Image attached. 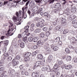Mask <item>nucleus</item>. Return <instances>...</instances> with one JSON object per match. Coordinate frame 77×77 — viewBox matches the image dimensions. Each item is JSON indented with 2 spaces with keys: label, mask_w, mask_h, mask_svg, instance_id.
Returning <instances> with one entry per match:
<instances>
[{
  "label": "nucleus",
  "mask_w": 77,
  "mask_h": 77,
  "mask_svg": "<svg viewBox=\"0 0 77 77\" xmlns=\"http://www.w3.org/2000/svg\"><path fill=\"white\" fill-rule=\"evenodd\" d=\"M65 51L67 54L69 53V52H70L69 49L68 48L66 49Z\"/></svg>",
  "instance_id": "nucleus-39"
},
{
  "label": "nucleus",
  "mask_w": 77,
  "mask_h": 77,
  "mask_svg": "<svg viewBox=\"0 0 77 77\" xmlns=\"http://www.w3.org/2000/svg\"><path fill=\"white\" fill-rule=\"evenodd\" d=\"M41 11H42V8H39L38 11L36 12L37 14H39Z\"/></svg>",
  "instance_id": "nucleus-35"
},
{
  "label": "nucleus",
  "mask_w": 77,
  "mask_h": 77,
  "mask_svg": "<svg viewBox=\"0 0 77 77\" xmlns=\"http://www.w3.org/2000/svg\"><path fill=\"white\" fill-rule=\"evenodd\" d=\"M28 40L29 42H32V41H33V38L31 37H30L28 38Z\"/></svg>",
  "instance_id": "nucleus-34"
},
{
  "label": "nucleus",
  "mask_w": 77,
  "mask_h": 77,
  "mask_svg": "<svg viewBox=\"0 0 77 77\" xmlns=\"http://www.w3.org/2000/svg\"><path fill=\"white\" fill-rule=\"evenodd\" d=\"M60 7V4L59 3L56 4L54 6V8H59Z\"/></svg>",
  "instance_id": "nucleus-17"
},
{
  "label": "nucleus",
  "mask_w": 77,
  "mask_h": 77,
  "mask_svg": "<svg viewBox=\"0 0 77 77\" xmlns=\"http://www.w3.org/2000/svg\"><path fill=\"white\" fill-rule=\"evenodd\" d=\"M66 61H70L71 60V57L69 56H68L66 58Z\"/></svg>",
  "instance_id": "nucleus-25"
},
{
  "label": "nucleus",
  "mask_w": 77,
  "mask_h": 77,
  "mask_svg": "<svg viewBox=\"0 0 77 77\" xmlns=\"http://www.w3.org/2000/svg\"><path fill=\"white\" fill-rule=\"evenodd\" d=\"M24 60L26 62H27L28 61H29V58L28 57H26L24 58Z\"/></svg>",
  "instance_id": "nucleus-32"
},
{
  "label": "nucleus",
  "mask_w": 77,
  "mask_h": 77,
  "mask_svg": "<svg viewBox=\"0 0 77 77\" xmlns=\"http://www.w3.org/2000/svg\"><path fill=\"white\" fill-rule=\"evenodd\" d=\"M37 57L39 59H40V60H41V59H43V57L42 55L39 54L38 55Z\"/></svg>",
  "instance_id": "nucleus-22"
},
{
  "label": "nucleus",
  "mask_w": 77,
  "mask_h": 77,
  "mask_svg": "<svg viewBox=\"0 0 77 77\" xmlns=\"http://www.w3.org/2000/svg\"><path fill=\"white\" fill-rule=\"evenodd\" d=\"M58 44L59 45H62V42L61 41H60L58 43Z\"/></svg>",
  "instance_id": "nucleus-64"
},
{
  "label": "nucleus",
  "mask_w": 77,
  "mask_h": 77,
  "mask_svg": "<svg viewBox=\"0 0 77 77\" xmlns=\"http://www.w3.org/2000/svg\"><path fill=\"white\" fill-rule=\"evenodd\" d=\"M56 66H57V64H55L54 66V68H55V69H53V71H52L53 72H56L57 71V69L56 68Z\"/></svg>",
  "instance_id": "nucleus-29"
},
{
  "label": "nucleus",
  "mask_w": 77,
  "mask_h": 77,
  "mask_svg": "<svg viewBox=\"0 0 77 77\" xmlns=\"http://www.w3.org/2000/svg\"><path fill=\"white\" fill-rule=\"evenodd\" d=\"M60 41V37H58L56 38H55L53 41L54 42H59Z\"/></svg>",
  "instance_id": "nucleus-16"
},
{
  "label": "nucleus",
  "mask_w": 77,
  "mask_h": 77,
  "mask_svg": "<svg viewBox=\"0 0 77 77\" xmlns=\"http://www.w3.org/2000/svg\"><path fill=\"white\" fill-rule=\"evenodd\" d=\"M76 10L77 9H76V8L75 7H73L71 9V11L72 12H73V13H75L76 12Z\"/></svg>",
  "instance_id": "nucleus-26"
},
{
  "label": "nucleus",
  "mask_w": 77,
  "mask_h": 77,
  "mask_svg": "<svg viewBox=\"0 0 77 77\" xmlns=\"http://www.w3.org/2000/svg\"><path fill=\"white\" fill-rule=\"evenodd\" d=\"M16 59L17 60H19L21 59V57L20 55H17L16 57Z\"/></svg>",
  "instance_id": "nucleus-44"
},
{
  "label": "nucleus",
  "mask_w": 77,
  "mask_h": 77,
  "mask_svg": "<svg viewBox=\"0 0 77 77\" xmlns=\"http://www.w3.org/2000/svg\"><path fill=\"white\" fill-rule=\"evenodd\" d=\"M19 72H21V74L22 75H23L24 74V69H22L21 70H19Z\"/></svg>",
  "instance_id": "nucleus-37"
},
{
  "label": "nucleus",
  "mask_w": 77,
  "mask_h": 77,
  "mask_svg": "<svg viewBox=\"0 0 77 77\" xmlns=\"http://www.w3.org/2000/svg\"><path fill=\"white\" fill-rule=\"evenodd\" d=\"M55 0H43V1L44 2L45 4H46V3H47L48 2H50L49 4H51V3H52L54 2V1Z\"/></svg>",
  "instance_id": "nucleus-8"
},
{
  "label": "nucleus",
  "mask_w": 77,
  "mask_h": 77,
  "mask_svg": "<svg viewBox=\"0 0 77 77\" xmlns=\"http://www.w3.org/2000/svg\"><path fill=\"white\" fill-rule=\"evenodd\" d=\"M13 62V65L14 66H17L18 63H19V62H18V61H15V59L14 58L12 60Z\"/></svg>",
  "instance_id": "nucleus-6"
},
{
  "label": "nucleus",
  "mask_w": 77,
  "mask_h": 77,
  "mask_svg": "<svg viewBox=\"0 0 77 77\" xmlns=\"http://www.w3.org/2000/svg\"><path fill=\"white\" fill-rule=\"evenodd\" d=\"M72 24H77V20H74L72 22Z\"/></svg>",
  "instance_id": "nucleus-49"
},
{
  "label": "nucleus",
  "mask_w": 77,
  "mask_h": 77,
  "mask_svg": "<svg viewBox=\"0 0 77 77\" xmlns=\"http://www.w3.org/2000/svg\"><path fill=\"white\" fill-rule=\"evenodd\" d=\"M22 18L24 19H26L27 18V14L24 12V8H22Z\"/></svg>",
  "instance_id": "nucleus-3"
},
{
  "label": "nucleus",
  "mask_w": 77,
  "mask_h": 77,
  "mask_svg": "<svg viewBox=\"0 0 77 77\" xmlns=\"http://www.w3.org/2000/svg\"><path fill=\"white\" fill-rule=\"evenodd\" d=\"M68 30L65 29L63 31V34H66V33H68Z\"/></svg>",
  "instance_id": "nucleus-42"
},
{
  "label": "nucleus",
  "mask_w": 77,
  "mask_h": 77,
  "mask_svg": "<svg viewBox=\"0 0 77 77\" xmlns=\"http://www.w3.org/2000/svg\"><path fill=\"white\" fill-rule=\"evenodd\" d=\"M65 13L66 15H68L70 14V10L69 8H67L65 11Z\"/></svg>",
  "instance_id": "nucleus-15"
},
{
  "label": "nucleus",
  "mask_w": 77,
  "mask_h": 77,
  "mask_svg": "<svg viewBox=\"0 0 77 77\" xmlns=\"http://www.w3.org/2000/svg\"><path fill=\"white\" fill-rule=\"evenodd\" d=\"M10 24L11 25V26H9V27H13V23L12 22H10Z\"/></svg>",
  "instance_id": "nucleus-51"
},
{
  "label": "nucleus",
  "mask_w": 77,
  "mask_h": 77,
  "mask_svg": "<svg viewBox=\"0 0 77 77\" xmlns=\"http://www.w3.org/2000/svg\"><path fill=\"white\" fill-rule=\"evenodd\" d=\"M6 47H5L3 49V51L4 53H5L6 51Z\"/></svg>",
  "instance_id": "nucleus-48"
},
{
  "label": "nucleus",
  "mask_w": 77,
  "mask_h": 77,
  "mask_svg": "<svg viewBox=\"0 0 77 77\" xmlns=\"http://www.w3.org/2000/svg\"><path fill=\"white\" fill-rule=\"evenodd\" d=\"M20 69L19 70H21V69H23V66H22V65H21L20 66Z\"/></svg>",
  "instance_id": "nucleus-60"
},
{
  "label": "nucleus",
  "mask_w": 77,
  "mask_h": 77,
  "mask_svg": "<svg viewBox=\"0 0 77 77\" xmlns=\"http://www.w3.org/2000/svg\"><path fill=\"white\" fill-rule=\"evenodd\" d=\"M51 29H52V26H50V28L49 29L48 31H51Z\"/></svg>",
  "instance_id": "nucleus-61"
},
{
  "label": "nucleus",
  "mask_w": 77,
  "mask_h": 77,
  "mask_svg": "<svg viewBox=\"0 0 77 77\" xmlns=\"http://www.w3.org/2000/svg\"><path fill=\"white\" fill-rule=\"evenodd\" d=\"M77 39H75V38L73 37L72 38V43L74 44H76V42H75V41H76Z\"/></svg>",
  "instance_id": "nucleus-33"
},
{
  "label": "nucleus",
  "mask_w": 77,
  "mask_h": 77,
  "mask_svg": "<svg viewBox=\"0 0 77 77\" xmlns=\"http://www.w3.org/2000/svg\"><path fill=\"white\" fill-rule=\"evenodd\" d=\"M37 44L38 45V46L39 47H42V45H44V42L39 41L37 42Z\"/></svg>",
  "instance_id": "nucleus-12"
},
{
  "label": "nucleus",
  "mask_w": 77,
  "mask_h": 77,
  "mask_svg": "<svg viewBox=\"0 0 77 77\" xmlns=\"http://www.w3.org/2000/svg\"><path fill=\"white\" fill-rule=\"evenodd\" d=\"M73 26L74 28H77V23H75L73 24Z\"/></svg>",
  "instance_id": "nucleus-54"
},
{
  "label": "nucleus",
  "mask_w": 77,
  "mask_h": 77,
  "mask_svg": "<svg viewBox=\"0 0 77 77\" xmlns=\"http://www.w3.org/2000/svg\"><path fill=\"white\" fill-rule=\"evenodd\" d=\"M8 44H9V41L6 40L4 42V46H7Z\"/></svg>",
  "instance_id": "nucleus-30"
},
{
  "label": "nucleus",
  "mask_w": 77,
  "mask_h": 77,
  "mask_svg": "<svg viewBox=\"0 0 77 77\" xmlns=\"http://www.w3.org/2000/svg\"><path fill=\"white\" fill-rule=\"evenodd\" d=\"M12 59V57L11 56H10L8 57L7 58V60L8 61H11Z\"/></svg>",
  "instance_id": "nucleus-43"
},
{
  "label": "nucleus",
  "mask_w": 77,
  "mask_h": 77,
  "mask_svg": "<svg viewBox=\"0 0 77 77\" xmlns=\"http://www.w3.org/2000/svg\"><path fill=\"white\" fill-rule=\"evenodd\" d=\"M39 37H35L33 39V41L34 42H36L38 41Z\"/></svg>",
  "instance_id": "nucleus-19"
},
{
  "label": "nucleus",
  "mask_w": 77,
  "mask_h": 77,
  "mask_svg": "<svg viewBox=\"0 0 77 77\" xmlns=\"http://www.w3.org/2000/svg\"><path fill=\"white\" fill-rule=\"evenodd\" d=\"M24 54L25 57H28L29 56H31V53L30 52H28L27 53H25Z\"/></svg>",
  "instance_id": "nucleus-18"
},
{
  "label": "nucleus",
  "mask_w": 77,
  "mask_h": 77,
  "mask_svg": "<svg viewBox=\"0 0 77 77\" xmlns=\"http://www.w3.org/2000/svg\"><path fill=\"white\" fill-rule=\"evenodd\" d=\"M20 47L21 48H24V43L23 42L21 43L20 44Z\"/></svg>",
  "instance_id": "nucleus-36"
},
{
  "label": "nucleus",
  "mask_w": 77,
  "mask_h": 77,
  "mask_svg": "<svg viewBox=\"0 0 77 77\" xmlns=\"http://www.w3.org/2000/svg\"><path fill=\"white\" fill-rule=\"evenodd\" d=\"M42 65V62L41 61H38L36 62L34 64V68H36L38 66H39L40 65Z\"/></svg>",
  "instance_id": "nucleus-2"
},
{
  "label": "nucleus",
  "mask_w": 77,
  "mask_h": 77,
  "mask_svg": "<svg viewBox=\"0 0 77 77\" xmlns=\"http://www.w3.org/2000/svg\"><path fill=\"white\" fill-rule=\"evenodd\" d=\"M29 2H30V1H28V2H27L26 3V4L25 5V7H23L22 8V11H23V8H24V10L25 12H26L27 11V8H28V7L27 6V5L29 4Z\"/></svg>",
  "instance_id": "nucleus-5"
},
{
  "label": "nucleus",
  "mask_w": 77,
  "mask_h": 77,
  "mask_svg": "<svg viewBox=\"0 0 77 77\" xmlns=\"http://www.w3.org/2000/svg\"><path fill=\"white\" fill-rule=\"evenodd\" d=\"M8 3V1L4 2V5H7V4Z\"/></svg>",
  "instance_id": "nucleus-59"
},
{
  "label": "nucleus",
  "mask_w": 77,
  "mask_h": 77,
  "mask_svg": "<svg viewBox=\"0 0 77 77\" xmlns=\"http://www.w3.org/2000/svg\"><path fill=\"white\" fill-rule=\"evenodd\" d=\"M57 64H59V65H62V64L63 63V62L62 61H59L57 63Z\"/></svg>",
  "instance_id": "nucleus-46"
},
{
  "label": "nucleus",
  "mask_w": 77,
  "mask_h": 77,
  "mask_svg": "<svg viewBox=\"0 0 77 77\" xmlns=\"http://www.w3.org/2000/svg\"><path fill=\"white\" fill-rule=\"evenodd\" d=\"M39 75V74L37 72H33L32 74V77H38Z\"/></svg>",
  "instance_id": "nucleus-4"
},
{
  "label": "nucleus",
  "mask_w": 77,
  "mask_h": 77,
  "mask_svg": "<svg viewBox=\"0 0 77 77\" xmlns=\"http://www.w3.org/2000/svg\"><path fill=\"white\" fill-rule=\"evenodd\" d=\"M60 28V26H56V30H58Z\"/></svg>",
  "instance_id": "nucleus-62"
},
{
  "label": "nucleus",
  "mask_w": 77,
  "mask_h": 77,
  "mask_svg": "<svg viewBox=\"0 0 77 77\" xmlns=\"http://www.w3.org/2000/svg\"><path fill=\"white\" fill-rule=\"evenodd\" d=\"M44 26V25L43 23H42L40 25V28H42V27H43Z\"/></svg>",
  "instance_id": "nucleus-56"
},
{
  "label": "nucleus",
  "mask_w": 77,
  "mask_h": 77,
  "mask_svg": "<svg viewBox=\"0 0 77 77\" xmlns=\"http://www.w3.org/2000/svg\"><path fill=\"white\" fill-rule=\"evenodd\" d=\"M49 45L48 44H46L45 48L46 49V50L48 51V53H50V48H49Z\"/></svg>",
  "instance_id": "nucleus-9"
},
{
  "label": "nucleus",
  "mask_w": 77,
  "mask_h": 77,
  "mask_svg": "<svg viewBox=\"0 0 77 77\" xmlns=\"http://www.w3.org/2000/svg\"><path fill=\"white\" fill-rule=\"evenodd\" d=\"M73 62L74 63H77V58H74Z\"/></svg>",
  "instance_id": "nucleus-50"
},
{
  "label": "nucleus",
  "mask_w": 77,
  "mask_h": 77,
  "mask_svg": "<svg viewBox=\"0 0 77 77\" xmlns=\"http://www.w3.org/2000/svg\"><path fill=\"white\" fill-rule=\"evenodd\" d=\"M53 59V56L52 55H50L48 57V60L49 62H51V61Z\"/></svg>",
  "instance_id": "nucleus-21"
},
{
  "label": "nucleus",
  "mask_w": 77,
  "mask_h": 77,
  "mask_svg": "<svg viewBox=\"0 0 77 77\" xmlns=\"http://www.w3.org/2000/svg\"><path fill=\"white\" fill-rule=\"evenodd\" d=\"M48 29L47 27H45L43 28V31H47V30H48Z\"/></svg>",
  "instance_id": "nucleus-47"
},
{
  "label": "nucleus",
  "mask_w": 77,
  "mask_h": 77,
  "mask_svg": "<svg viewBox=\"0 0 77 77\" xmlns=\"http://www.w3.org/2000/svg\"><path fill=\"white\" fill-rule=\"evenodd\" d=\"M61 25L63 26H64L65 25V23H66V19L64 18H63L61 19Z\"/></svg>",
  "instance_id": "nucleus-11"
},
{
  "label": "nucleus",
  "mask_w": 77,
  "mask_h": 77,
  "mask_svg": "<svg viewBox=\"0 0 77 77\" xmlns=\"http://www.w3.org/2000/svg\"><path fill=\"white\" fill-rule=\"evenodd\" d=\"M3 56H5V57H8L9 56V54L8 53H5L3 54Z\"/></svg>",
  "instance_id": "nucleus-45"
},
{
  "label": "nucleus",
  "mask_w": 77,
  "mask_h": 77,
  "mask_svg": "<svg viewBox=\"0 0 77 77\" xmlns=\"http://www.w3.org/2000/svg\"><path fill=\"white\" fill-rule=\"evenodd\" d=\"M38 9H39V7L38 6H35L33 8L32 10V12H35L37 11V10H38Z\"/></svg>",
  "instance_id": "nucleus-7"
},
{
  "label": "nucleus",
  "mask_w": 77,
  "mask_h": 77,
  "mask_svg": "<svg viewBox=\"0 0 77 77\" xmlns=\"http://www.w3.org/2000/svg\"><path fill=\"white\" fill-rule=\"evenodd\" d=\"M35 2L33 1H31L29 4V6L30 7H32V6H35Z\"/></svg>",
  "instance_id": "nucleus-14"
},
{
  "label": "nucleus",
  "mask_w": 77,
  "mask_h": 77,
  "mask_svg": "<svg viewBox=\"0 0 77 77\" xmlns=\"http://www.w3.org/2000/svg\"><path fill=\"white\" fill-rule=\"evenodd\" d=\"M41 32V29H37L34 31L35 33H38Z\"/></svg>",
  "instance_id": "nucleus-31"
},
{
  "label": "nucleus",
  "mask_w": 77,
  "mask_h": 77,
  "mask_svg": "<svg viewBox=\"0 0 77 77\" xmlns=\"http://www.w3.org/2000/svg\"><path fill=\"white\" fill-rule=\"evenodd\" d=\"M58 49H59V48L57 47V46H55L53 48V50L54 51H57Z\"/></svg>",
  "instance_id": "nucleus-40"
},
{
  "label": "nucleus",
  "mask_w": 77,
  "mask_h": 77,
  "mask_svg": "<svg viewBox=\"0 0 77 77\" xmlns=\"http://www.w3.org/2000/svg\"><path fill=\"white\" fill-rule=\"evenodd\" d=\"M27 13L29 15H30V14H31V12L29 10H28Z\"/></svg>",
  "instance_id": "nucleus-58"
},
{
  "label": "nucleus",
  "mask_w": 77,
  "mask_h": 77,
  "mask_svg": "<svg viewBox=\"0 0 77 77\" xmlns=\"http://www.w3.org/2000/svg\"><path fill=\"white\" fill-rule=\"evenodd\" d=\"M48 71L49 72V71H51V69H50V66H48V67H47V69Z\"/></svg>",
  "instance_id": "nucleus-53"
},
{
  "label": "nucleus",
  "mask_w": 77,
  "mask_h": 77,
  "mask_svg": "<svg viewBox=\"0 0 77 77\" xmlns=\"http://www.w3.org/2000/svg\"><path fill=\"white\" fill-rule=\"evenodd\" d=\"M4 67V66L3 65L0 66V69H2Z\"/></svg>",
  "instance_id": "nucleus-63"
},
{
  "label": "nucleus",
  "mask_w": 77,
  "mask_h": 77,
  "mask_svg": "<svg viewBox=\"0 0 77 77\" xmlns=\"http://www.w3.org/2000/svg\"><path fill=\"white\" fill-rule=\"evenodd\" d=\"M72 67V66H71V65H68L65 66V69H69L71 68Z\"/></svg>",
  "instance_id": "nucleus-20"
},
{
  "label": "nucleus",
  "mask_w": 77,
  "mask_h": 77,
  "mask_svg": "<svg viewBox=\"0 0 77 77\" xmlns=\"http://www.w3.org/2000/svg\"><path fill=\"white\" fill-rule=\"evenodd\" d=\"M47 67H43L42 68V71H47Z\"/></svg>",
  "instance_id": "nucleus-41"
},
{
  "label": "nucleus",
  "mask_w": 77,
  "mask_h": 77,
  "mask_svg": "<svg viewBox=\"0 0 77 77\" xmlns=\"http://www.w3.org/2000/svg\"><path fill=\"white\" fill-rule=\"evenodd\" d=\"M28 0H23L21 2V5H23L25 2H26V1H27Z\"/></svg>",
  "instance_id": "nucleus-52"
},
{
  "label": "nucleus",
  "mask_w": 77,
  "mask_h": 77,
  "mask_svg": "<svg viewBox=\"0 0 77 77\" xmlns=\"http://www.w3.org/2000/svg\"><path fill=\"white\" fill-rule=\"evenodd\" d=\"M27 35V33H26V32H25L24 31V32H23L21 35L22 38H23V37H26V36Z\"/></svg>",
  "instance_id": "nucleus-23"
},
{
  "label": "nucleus",
  "mask_w": 77,
  "mask_h": 77,
  "mask_svg": "<svg viewBox=\"0 0 77 77\" xmlns=\"http://www.w3.org/2000/svg\"><path fill=\"white\" fill-rule=\"evenodd\" d=\"M44 36H45V34L44 33H42L40 34V36L41 38H43L44 37Z\"/></svg>",
  "instance_id": "nucleus-38"
},
{
  "label": "nucleus",
  "mask_w": 77,
  "mask_h": 77,
  "mask_svg": "<svg viewBox=\"0 0 77 77\" xmlns=\"http://www.w3.org/2000/svg\"><path fill=\"white\" fill-rule=\"evenodd\" d=\"M16 15L17 16V17L15 16H13L12 17V20L14 22H17V21H18V18L19 17V14H18V12H17L16 13Z\"/></svg>",
  "instance_id": "nucleus-1"
},
{
  "label": "nucleus",
  "mask_w": 77,
  "mask_h": 77,
  "mask_svg": "<svg viewBox=\"0 0 77 77\" xmlns=\"http://www.w3.org/2000/svg\"><path fill=\"white\" fill-rule=\"evenodd\" d=\"M3 72V69H0V74H2Z\"/></svg>",
  "instance_id": "nucleus-55"
},
{
  "label": "nucleus",
  "mask_w": 77,
  "mask_h": 77,
  "mask_svg": "<svg viewBox=\"0 0 77 77\" xmlns=\"http://www.w3.org/2000/svg\"><path fill=\"white\" fill-rule=\"evenodd\" d=\"M29 26H25L24 28L25 29V32L27 33L29 32Z\"/></svg>",
  "instance_id": "nucleus-27"
},
{
  "label": "nucleus",
  "mask_w": 77,
  "mask_h": 77,
  "mask_svg": "<svg viewBox=\"0 0 77 77\" xmlns=\"http://www.w3.org/2000/svg\"><path fill=\"white\" fill-rule=\"evenodd\" d=\"M38 53V52L37 51H36L35 52H34L32 53V55L31 56V59H33V58H34V56H36V54Z\"/></svg>",
  "instance_id": "nucleus-13"
},
{
  "label": "nucleus",
  "mask_w": 77,
  "mask_h": 77,
  "mask_svg": "<svg viewBox=\"0 0 77 77\" xmlns=\"http://www.w3.org/2000/svg\"><path fill=\"white\" fill-rule=\"evenodd\" d=\"M76 17V16L75 15L72 14L69 16V18L70 20H74L75 18Z\"/></svg>",
  "instance_id": "nucleus-10"
},
{
  "label": "nucleus",
  "mask_w": 77,
  "mask_h": 77,
  "mask_svg": "<svg viewBox=\"0 0 77 77\" xmlns=\"http://www.w3.org/2000/svg\"><path fill=\"white\" fill-rule=\"evenodd\" d=\"M27 38L26 37H25L23 38V42H25L26 44H27Z\"/></svg>",
  "instance_id": "nucleus-28"
},
{
  "label": "nucleus",
  "mask_w": 77,
  "mask_h": 77,
  "mask_svg": "<svg viewBox=\"0 0 77 77\" xmlns=\"http://www.w3.org/2000/svg\"><path fill=\"white\" fill-rule=\"evenodd\" d=\"M61 10V8H59L58 9H56L54 10H53L54 12V13H57L59 11H60Z\"/></svg>",
  "instance_id": "nucleus-24"
},
{
  "label": "nucleus",
  "mask_w": 77,
  "mask_h": 77,
  "mask_svg": "<svg viewBox=\"0 0 77 77\" xmlns=\"http://www.w3.org/2000/svg\"><path fill=\"white\" fill-rule=\"evenodd\" d=\"M41 24V23H40V22H39L36 24V26L37 27H39V26H40V25Z\"/></svg>",
  "instance_id": "nucleus-57"
}]
</instances>
